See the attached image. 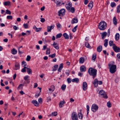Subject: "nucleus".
Returning a JSON list of instances; mask_svg holds the SVG:
<instances>
[{
    "label": "nucleus",
    "mask_w": 120,
    "mask_h": 120,
    "mask_svg": "<svg viewBox=\"0 0 120 120\" xmlns=\"http://www.w3.org/2000/svg\"><path fill=\"white\" fill-rule=\"evenodd\" d=\"M97 70L95 69H94L92 68H89L88 72L89 75L93 76V79L97 75Z\"/></svg>",
    "instance_id": "nucleus-1"
},
{
    "label": "nucleus",
    "mask_w": 120,
    "mask_h": 120,
    "mask_svg": "<svg viewBox=\"0 0 120 120\" xmlns=\"http://www.w3.org/2000/svg\"><path fill=\"white\" fill-rule=\"evenodd\" d=\"M108 65L109 68L110 72L112 74L114 73L116 71V65L111 63H109Z\"/></svg>",
    "instance_id": "nucleus-2"
},
{
    "label": "nucleus",
    "mask_w": 120,
    "mask_h": 120,
    "mask_svg": "<svg viewBox=\"0 0 120 120\" xmlns=\"http://www.w3.org/2000/svg\"><path fill=\"white\" fill-rule=\"evenodd\" d=\"M106 22L101 21L99 23L98 28L101 30H104L106 28Z\"/></svg>",
    "instance_id": "nucleus-3"
},
{
    "label": "nucleus",
    "mask_w": 120,
    "mask_h": 120,
    "mask_svg": "<svg viewBox=\"0 0 120 120\" xmlns=\"http://www.w3.org/2000/svg\"><path fill=\"white\" fill-rule=\"evenodd\" d=\"M98 107L96 104H93L91 107V110L93 112H96L98 110Z\"/></svg>",
    "instance_id": "nucleus-4"
},
{
    "label": "nucleus",
    "mask_w": 120,
    "mask_h": 120,
    "mask_svg": "<svg viewBox=\"0 0 120 120\" xmlns=\"http://www.w3.org/2000/svg\"><path fill=\"white\" fill-rule=\"evenodd\" d=\"M93 83L94 85V86L96 87L98 86V84L101 85L102 84V82L101 81L98 82V79H95L94 82H93Z\"/></svg>",
    "instance_id": "nucleus-5"
},
{
    "label": "nucleus",
    "mask_w": 120,
    "mask_h": 120,
    "mask_svg": "<svg viewBox=\"0 0 120 120\" xmlns=\"http://www.w3.org/2000/svg\"><path fill=\"white\" fill-rule=\"evenodd\" d=\"M99 96L101 97H103L105 98H107L108 97L105 94V92L103 90H100L99 93Z\"/></svg>",
    "instance_id": "nucleus-6"
},
{
    "label": "nucleus",
    "mask_w": 120,
    "mask_h": 120,
    "mask_svg": "<svg viewBox=\"0 0 120 120\" xmlns=\"http://www.w3.org/2000/svg\"><path fill=\"white\" fill-rule=\"evenodd\" d=\"M71 118L72 120H78L77 115L75 112H73L72 113Z\"/></svg>",
    "instance_id": "nucleus-7"
},
{
    "label": "nucleus",
    "mask_w": 120,
    "mask_h": 120,
    "mask_svg": "<svg viewBox=\"0 0 120 120\" xmlns=\"http://www.w3.org/2000/svg\"><path fill=\"white\" fill-rule=\"evenodd\" d=\"M65 11L64 9H62L58 12V15L59 16H63L65 15Z\"/></svg>",
    "instance_id": "nucleus-8"
},
{
    "label": "nucleus",
    "mask_w": 120,
    "mask_h": 120,
    "mask_svg": "<svg viewBox=\"0 0 120 120\" xmlns=\"http://www.w3.org/2000/svg\"><path fill=\"white\" fill-rule=\"evenodd\" d=\"M113 48L114 51L116 52H118L120 51V49L119 47L116 46L115 44H113Z\"/></svg>",
    "instance_id": "nucleus-9"
},
{
    "label": "nucleus",
    "mask_w": 120,
    "mask_h": 120,
    "mask_svg": "<svg viewBox=\"0 0 120 120\" xmlns=\"http://www.w3.org/2000/svg\"><path fill=\"white\" fill-rule=\"evenodd\" d=\"M55 27L54 25L53 24L50 26H48L47 27V31L48 32H51V30L53 29Z\"/></svg>",
    "instance_id": "nucleus-10"
},
{
    "label": "nucleus",
    "mask_w": 120,
    "mask_h": 120,
    "mask_svg": "<svg viewBox=\"0 0 120 120\" xmlns=\"http://www.w3.org/2000/svg\"><path fill=\"white\" fill-rule=\"evenodd\" d=\"M82 89L84 91L86 90L87 89V84L86 82H84L83 83Z\"/></svg>",
    "instance_id": "nucleus-11"
},
{
    "label": "nucleus",
    "mask_w": 120,
    "mask_h": 120,
    "mask_svg": "<svg viewBox=\"0 0 120 120\" xmlns=\"http://www.w3.org/2000/svg\"><path fill=\"white\" fill-rule=\"evenodd\" d=\"M80 70L82 72H85L86 71V68L84 65H82L80 67Z\"/></svg>",
    "instance_id": "nucleus-12"
},
{
    "label": "nucleus",
    "mask_w": 120,
    "mask_h": 120,
    "mask_svg": "<svg viewBox=\"0 0 120 120\" xmlns=\"http://www.w3.org/2000/svg\"><path fill=\"white\" fill-rule=\"evenodd\" d=\"M78 20L76 18H74L71 21V23L72 24L77 23L78 22Z\"/></svg>",
    "instance_id": "nucleus-13"
},
{
    "label": "nucleus",
    "mask_w": 120,
    "mask_h": 120,
    "mask_svg": "<svg viewBox=\"0 0 120 120\" xmlns=\"http://www.w3.org/2000/svg\"><path fill=\"white\" fill-rule=\"evenodd\" d=\"M32 102L36 106H39V103L36 100H33L32 101Z\"/></svg>",
    "instance_id": "nucleus-14"
},
{
    "label": "nucleus",
    "mask_w": 120,
    "mask_h": 120,
    "mask_svg": "<svg viewBox=\"0 0 120 120\" xmlns=\"http://www.w3.org/2000/svg\"><path fill=\"white\" fill-rule=\"evenodd\" d=\"M107 33L105 32L102 33L101 35V38L103 39H104L107 36Z\"/></svg>",
    "instance_id": "nucleus-15"
},
{
    "label": "nucleus",
    "mask_w": 120,
    "mask_h": 120,
    "mask_svg": "<svg viewBox=\"0 0 120 120\" xmlns=\"http://www.w3.org/2000/svg\"><path fill=\"white\" fill-rule=\"evenodd\" d=\"M66 102L64 100L63 101H60L59 103V106L60 108L62 107L63 106L62 105L65 103Z\"/></svg>",
    "instance_id": "nucleus-16"
},
{
    "label": "nucleus",
    "mask_w": 120,
    "mask_h": 120,
    "mask_svg": "<svg viewBox=\"0 0 120 120\" xmlns=\"http://www.w3.org/2000/svg\"><path fill=\"white\" fill-rule=\"evenodd\" d=\"M72 82H75L78 83L79 82V79L77 78H75L73 79L72 80Z\"/></svg>",
    "instance_id": "nucleus-17"
},
{
    "label": "nucleus",
    "mask_w": 120,
    "mask_h": 120,
    "mask_svg": "<svg viewBox=\"0 0 120 120\" xmlns=\"http://www.w3.org/2000/svg\"><path fill=\"white\" fill-rule=\"evenodd\" d=\"M84 59L83 57H81L79 59V63L80 64H82L84 61Z\"/></svg>",
    "instance_id": "nucleus-18"
},
{
    "label": "nucleus",
    "mask_w": 120,
    "mask_h": 120,
    "mask_svg": "<svg viewBox=\"0 0 120 120\" xmlns=\"http://www.w3.org/2000/svg\"><path fill=\"white\" fill-rule=\"evenodd\" d=\"M113 24L115 25L117 24V20L116 17L115 16L114 17L113 19Z\"/></svg>",
    "instance_id": "nucleus-19"
},
{
    "label": "nucleus",
    "mask_w": 120,
    "mask_h": 120,
    "mask_svg": "<svg viewBox=\"0 0 120 120\" xmlns=\"http://www.w3.org/2000/svg\"><path fill=\"white\" fill-rule=\"evenodd\" d=\"M93 6V2L92 1H90L89 4H88V6L89 8L90 9H91Z\"/></svg>",
    "instance_id": "nucleus-20"
},
{
    "label": "nucleus",
    "mask_w": 120,
    "mask_h": 120,
    "mask_svg": "<svg viewBox=\"0 0 120 120\" xmlns=\"http://www.w3.org/2000/svg\"><path fill=\"white\" fill-rule=\"evenodd\" d=\"M102 47L101 46L99 45L97 48V50L98 52H100L102 50Z\"/></svg>",
    "instance_id": "nucleus-21"
},
{
    "label": "nucleus",
    "mask_w": 120,
    "mask_h": 120,
    "mask_svg": "<svg viewBox=\"0 0 120 120\" xmlns=\"http://www.w3.org/2000/svg\"><path fill=\"white\" fill-rule=\"evenodd\" d=\"M15 70H16L19 69V68L20 65L19 63H16L15 65Z\"/></svg>",
    "instance_id": "nucleus-22"
},
{
    "label": "nucleus",
    "mask_w": 120,
    "mask_h": 120,
    "mask_svg": "<svg viewBox=\"0 0 120 120\" xmlns=\"http://www.w3.org/2000/svg\"><path fill=\"white\" fill-rule=\"evenodd\" d=\"M63 36L64 37L65 39H68L69 38V36L66 33H64Z\"/></svg>",
    "instance_id": "nucleus-23"
},
{
    "label": "nucleus",
    "mask_w": 120,
    "mask_h": 120,
    "mask_svg": "<svg viewBox=\"0 0 120 120\" xmlns=\"http://www.w3.org/2000/svg\"><path fill=\"white\" fill-rule=\"evenodd\" d=\"M11 52L12 54L15 55L17 53V50H16L14 48L11 50Z\"/></svg>",
    "instance_id": "nucleus-24"
},
{
    "label": "nucleus",
    "mask_w": 120,
    "mask_h": 120,
    "mask_svg": "<svg viewBox=\"0 0 120 120\" xmlns=\"http://www.w3.org/2000/svg\"><path fill=\"white\" fill-rule=\"evenodd\" d=\"M108 40L107 39H105L104 41V45L105 47H106L108 45Z\"/></svg>",
    "instance_id": "nucleus-25"
},
{
    "label": "nucleus",
    "mask_w": 120,
    "mask_h": 120,
    "mask_svg": "<svg viewBox=\"0 0 120 120\" xmlns=\"http://www.w3.org/2000/svg\"><path fill=\"white\" fill-rule=\"evenodd\" d=\"M27 72L29 74H31L32 73V70L30 68H27Z\"/></svg>",
    "instance_id": "nucleus-26"
},
{
    "label": "nucleus",
    "mask_w": 120,
    "mask_h": 120,
    "mask_svg": "<svg viewBox=\"0 0 120 120\" xmlns=\"http://www.w3.org/2000/svg\"><path fill=\"white\" fill-rule=\"evenodd\" d=\"M55 2L56 3L57 6H59L62 5L61 2L56 0Z\"/></svg>",
    "instance_id": "nucleus-27"
},
{
    "label": "nucleus",
    "mask_w": 120,
    "mask_h": 120,
    "mask_svg": "<svg viewBox=\"0 0 120 120\" xmlns=\"http://www.w3.org/2000/svg\"><path fill=\"white\" fill-rule=\"evenodd\" d=\"M10 1H8L5 2L4 4V6H7L9 5L10 4Z\"/></svg>",
    "instance_id": "nucleus-28"
},
{
    "label": "nucleus",
    "mask_w": 120,
    "mask_h": 120,
    "mask_svg": "<svg viewBox=\"0 0 120 120\" xmlns=\"http://www.w3.org/2000/svg\"><path fill=\"white\" fill-rule=\"evenodd\" d=\"M115 39L116 41L118 40L119 38V34L118 33H117L115 36Z\"/></svg>",
    "instance_id": "nucleus-29"
},
{
    "label": "nucleus",
    "mask_w": 120,
    "mask_h": 120,
    "mask_svg": "<svg viewBox=\"0 0 120 120\" xmlns=\"http://www.w3.org/2000/svg\"><path fill=\"white\" fill-rule=\"evenodd\" d=\"M62 35V34L61 33H60L57 34L56 36V38L57 39L58 38H60Z\"/></svg>",
    "instance_id": "nucleus-30"
},
{
    "label": "nucleus",
    "mask_w": 120,
    "mask_h": 120,
    "mask_svg": "<svg viewBox=\"0 0 120 120\" xmlns=\"http://www.w3.org/2000/svg\"><path fill=\"white\" fill-rule=\"evenodd\" d=\"M66 86L65 84H63L61 87V89L62 90L64 91L66 89Z\"/></svg>",
    "instance_id": "nucleus-31"
},
{
    "label": "nucleus",
    "mask_w": 120,
    "mask_h": 120,
    "mask_svg": "<svg viewBox=\"0 0 120 120\" xmlns=\"http://www.w3.org/2000/svg\"><path fill=\"white\" fill-rule=\"evenodd\" d=\"M23 85L22 84H20L18 87L17 88V89L18 90H19V89H22L23 88Z\"/></svg>",
    "instance_id": "nucleus-32"
},
{
    "label": "nucleus",
    "mask_w": 120,
    "mask_h": 120,
    "mask_svg": "<svg viewBox=\"0 0 120 120\" xmlns=\"http://www.w3.org/2000/svg\"><path fill=\"white\" fill-rule=\"evenodd\" d=\"M78 115L79 118L80 119H82V118L83 115L81 112L79 113Z\"/></svg>",
    "instance_id": "nucleus-33"
},
{
    "label": "nucleus",
    "mask_w": 120,
    "mask_h": 120,
    "mask_svg": "<svg viewBox=\"0 0 120 120\" xmlns=\"http://www.w3.org/2000/svg\"><path fill=\"white\" fill-rule=\"evenodd\" d=\"M96 58V54H93L92 56V59L93 60H95Z\"/></svg>",
    "instance_id": "nucleus-34"
},
{
    "label": "nucleus",
    "mask_w": 120,
    "mask_h": 120,
    "mask_svg": "<svg viewBox=\"0 0 120 120\" xmlns=\"http://www.w3.org/2000/svg\"><path fill=\"white\" fill-rule=\"evenodd\" d=\"M56 55V54L55 53H54L51 55H49V57H50L52 58H53L55 57Z\"/></svg>",
    "instance_id": "nucleus-35"
},
{
    "label": "nucleus",
    "mask_w": 120,
    "mask_h": 120,
    "mask_svg": "<svg viewBox=\"0 0 120 120\" xmlns=\"http://www.w3.org/2000/svg\"><path fill=\"white\" fill-rule=\"evenodd\" d=\"M117 12L119 13L120 12V5H119L117 7Z\"/></svg>",
    "instance_id": "nucleus-36"
},
{
    "label": "nucleus",
    "mask_w": 120,
    "mask_h": 120,
    "mask_svg": "<svg viewBox=\"0 0 120 120\" xmlns=\"http://www.w3.org/2000/svg\"><path fill=\"white\" fill-rule=\"evenodd\" d=\"M111 6L112 8H113L116 6V3L114 2H112L111 3Z\"/></svg>",
    "instance_id": "nucleus-37"
},
{
    "label": "nucleus",
    "mask_w": 120,
    "mask_h": 120,
    "mask_svg": "<svg viewBox=\"0 0 120 120\" xmlns=\"http://www.w3.org/2000/svg\"><path fill=\"white\" fill-rule=\"evenodd\" d=\"M85 46L86 47L88 48H90V44L88 42H85Z\"/></svg>",
    "instance_id": "nucleus-38"
},
{
    "label": "nucleus",
    "mask_w": 120,
    "mask_h": 120,
    "mask_svg": "<svg viewBox=\"0 0 120 120\" xmlns=\"http://www.w3.org/2000/svg\"><path fill=\"white\" fill-rule=\"evenodd\" d=\"M70 9V11H71L72 13H74V12L75 11V9L73 7H71Z\"/></svg>",
    "instance_id": "nucleus-39"
},
{
    "label": "nucleus",
    "mask_w": 120,
    "mask_h": 120,
    "mask_svg": "<svg viewBox=\"0 0 120 120\" xmlns=\"http://www.w3.org/2000/svg\"><path fill=\"white\" fill-rule=\"evenodd\" d=\"M27 68L26 67H24V68L23 69H22L21 70V71L22 72H26V69H27Z\"/></svg>",
    "instance_id": "nucleus-40"
},
{
    "label": "nucleus",
    "mask_w": 120,
    "mask_h": 120,
    "mask_svg": "<svg viewBox=\"0 0 120 120\" xmlns=\"http://www.w3.org/2000/svg\"><path fill=\"white\" fill-rule=\"evenodd\" d=\"M7 18L8 19L12 20V16L11 15H8L7 17Z\"/></svg>",
    "instance_id": "nucleus-41"
},
{
    "label": "nucleus",
    "mask_w": 120,
    "mask_h": 120,
    "mask_svg": "<svg viewBox=\"0 0 120 120\" xmlns=\"http://www.w3.org/2000/svg\"><path fill=\"white\" fill-rule=\"evenodd\" d=\"M50 53V49H47L46 52V54H49Z\"/></svg>",
    "instance_id": "nucleus-42"
},
{
    "label": "nucleus",
    "mask_w": 120,
    "mask_h": 120,
    "mask_svg": "<svg viewBox=\"0 0 120 120\" xmlns=\"http://www.w3.org/2000/svg\"><path fill=\"white\" fill-rule=\"evenodd\" d=\"M87 111V114L88 115L89 111V107L88 105L86 106Z\"/></svg>",
    "instance_id": "nucleus-43"
},
{
    "label": "nucleus",
    "mask_w": 120,
    "mask_h": 120,
    "mask_svg": "<svg viewBox=\"0 0 120 120\" xmlns=\"http://www.w3.org/2000/svg\"><path fill=\"white\" fill-rule=\"evenodd\" d=\"M66 9L68 10H70V8L71 7L70 6H68V4H66Z\"/></svg>",
    "instance_id": "nucleus-44"
},
{
    "label": "nucleus",
    "mask_w": 120,
    "mask_h": 120,
    "mask_svg": "<svg viewBox=\"0 0 120 120\" xmlns=\"http://www.w3.org/2000/svg\"><path fill=\"white\" fill-rule=\"evenodd\" d=\"M113 44V41H110L109 42V44L110 46H111L112 45L113 46V44Z\"/></svg>",
    "instance_id": "nucleus-45"
},
{
    "label": "nucleus",
    "mask_w": 120,
    "mask_h": 120,
    "mask_svg": "<svg viewBox=\"0 0 120 120\" xmlns=\"http://www.w3.org/2000/svg\"><path fill=\"white\" fill-rule=\"evenodd\" d=\"M78 25L76 26L72 30V31L73 32H75L77 28L78 27Z\"/></svg>",
    "instance_id": "nucleus-46"
},
{
    "label": "nucleus",
    "mask_w": 120,
    "mask_h": 120,
    "mask_svg": "<svg viewBox=\"0 0 120 120\" xmlns=\"http://www.w3.org/2000/svg\"><path fill=\"white\" fill-rule=\"evenodd\" d=\"M107 105L109 108H110L111 107V104L110 101H108L107 103Z\"/></svg>",
    "instance_id": "nucleus-47"
},
{
    "label": "nucleus",
    "mask_w": 120,
    "mask_h": 120,
    "mask_svg": "<svg viewBox=\"0 0 120 120\" xmlns=\"http://www.w3.org/2000/svg\"><path fill=\"white\" fill-rule=\"evenodd\" d=\"M67 81L68 82V83H69L71 82V81H72V80H71V78H68L67 79Z\"/></svg>",
    "instance_id": "nucleus-48"
},
{
    "label": "nucleus",
    "mask_w": 120,
    "mask_h": 120,
    "mask_svg": "<svg viewBox=\"0 0 120 120\" xmlns=\"http://www.w3.org/2000/svg\"><path fill=\"white\" fill-rule=\"evenodd\" d=\"M57 113L56 112H52V116H56L57 115Z\"/></svg>",
    "instance_id": "nucleus-49"
},
{
    "label": "nucleus",
    "mask_w": 120,
    "mask_h": 120,
    "mask_svg": "<svg viewBox=\"0 0 120 120\" xmlns=\"http://www.w3.org/2000/svg\"><path fill=\"white\" fill-rule=\"evenodd\" d=\"M6 13L7 14L11 15V12L8 10H6Z\"/></svg>",
    "instance_id": "nucleus-50"
},
{
    "label": "nucleus",
    "mask_w": 120,
    "mask_h": 120,
    "mask_svg": "<svg viewBox=\"0 0 120 120\" xmlns=\"http://www.w3.org/2000/svg\"><path fill=\"white\" fill-rule=\"evenodd\" d=\"M23 26L25 29H27L28 27V24H24Z\"/></svg>",
    "instance_id": "nucleus-51"
},
{
    "label": "nucleus",
    "mask_w": 120,
    "mask_h": 120,
    "mask_svg": "<svg viewBox=\"0 0 120 120\" xmlns=\"http://www.w3.org/2000/svg\"><path fill=\"white\" fill-rule=\"evenodd\" d=\"M56 26L58 28H60L61 27V25L59 23H57Z\"/></svg>",
    "instance_id": "nucleus-52"
},
{
    "label": "nucleus",
    "mask_w": 120,
    "mask_h": 120,
    "mask_svg": "<svg viewBox=\"0 0 120 120\" xmlns=\"http://www.w3.org/2000/svg\"><path fill=\"white\" fill-rule=\"evenodd\" d=\"M30 56H27L26 60L27 61H29L30 60Z\"/></svg>",
    "instance_id": "nucleus-53"
},
{
    "label": "nucleus",
    "mask_w": 120,
    "mask_h": 120,
    "mask_svg": "<svg viewBox=\"0 0 120 120\" xmlns=\"http://www.w3.org/2000/svg\"><path fill=\"white\" fill-rule=\"evenodd\" d=\"M41 21L43 23L45 21V19L44 18H40Z\"/></svg>",
    "instance_id": "nucleus-54"
},
{
    "label": "nucleus",
    "mask_w": 120,
    "mask_h": 120,
    "mask_svg": "<svg viewBox=\"0 0 120 120\" xmlns=\"http://www.w3.org/2000/svg\"><path fill=\"white\" fill-rule=\"evenodd\" d=\"M41 28H36V30H35L36 32H38L41 30Z\"/></svg>",
    "instance_id": "nucleus-55"
},
{
    "label": "nucleus",
    "mask_w": 120,
    "mask_h": 120,
    "mask_svg": "<svg viewBox=\"0 0 120 120\" xmlns=\"http://www.w3.org/2000/svg\"><path fill=\"white\" fill-rule=\"evenodd\" d=\"M51 88H52V92H53L54 90H55V87L54 86V85H52L51 86Z\"/></svg>",
    "instance_id": "nucleus-56"
},
{
    "label": "nucleus",
    "mask_w": 120,
    "mask_h": 120,
    "mask_svg": "<svg viewBox=\"0 0 120 120\" xmlns=\"http://www.w3.org/2000/svg\"><path fill=\"white\" fill-rule=\"evenodd\" d=\"M22 65H24V66H25L26 65V62H25L23 61L22 62Z\"/></svg>",
    "instance_id": "nucleus-57"
},
{
    "label": "nucleus",
    "mask_w": 120,
    "mask_h": 120,
    "mask_svg": "<svg viewBox=\"0 0 120 120\" xmlns=\"http://www.w3.org/2000/svg\"><path fill=\"white\" fill-rule=\"evenodd\" d=\"M29 77V76L28 75L24 77V79L25 80H28L27 79Z\"/></svg>",
    "instance_id": "nucleus-58"
},
{
    "label": "nucleus",
    "mask_w": 120,
    "mask_h": 120,
    "mask_svg": "<svg viewBox=\"0 0 120 120\" xmlns=\"http://www.w3.org/2000/svg\"><path fill=\"white\" fill-rule=\"evenodd\" d=\"M54 46V47L56 49H59V46L58 45H56Z\"/></svg>",
    "instance_id": "nucleus-59"
},
{
    "label": "nucleus",
    "mask_w": 120,
    "mask_h": 120,
    "mask_svg": "<svg viewBox=\"0 0 120 120\" xmlns=\"http://www.w3.org/2000/svg\"><path fill=\"white\" fill-rule=\"evenodd\" d=\"M117 58L118 59V60L119 61V60L120 59V54L118 53L117 55Z\"/></svg>",
    "instance_id": "nucleus-60"
},
{
    "label": "nucleus",
    "mask_w": 120,
    "mask_h": 120,
    "mask_svg": "<svg viewBox=\"0 0 120 120\" xmlns=\"http://www.w3.org/2000/svg\"><path fill=\"white\" fill-rule=\"evenodd\" d=\"M59 67L62 69L63 67V64L61 63L59 65Z\"/></svg>",
    "instance_id": "nucleus-61"
},
{
    "label": "nucleus",
    "mask_w": 120,
    "mask_h": 120,
    "mask_svg": "<svg viewBox=\"0 0 120 120\" xmlns=\"http://www.w3.org/2000/svg\"><path fill=\"white\" fill-rule=\"evenodd\" d=\"M42 99L41 98H39L38 100V101L40 103L42 102Z\"/></svg>",
    "instance_id": "nucleus-62"
},
{
    "label": "nucleus",
    "mask_w": 120,
    "mask_h": 120,
    "mask_svg": "<svg viewBox=\"0 0 120 120\" xmlns=\"http://www.w3.org/2000/svg\"><path fill=\"white\" fill-rule=\"evenodd\" d=\"M13 28L15 30H16L18 29V27L16 26H14Z\"/></svg>",
    "instance_id": "nucleus-63"
},
{
    "label": "nucleus",
    "mask_w": 120,
    "mask_h": 120,
    "mask_svg": "<svg viewBox=\"0 0 120 120\" xmlns=\"http://www.w3.org/2000/svg\"><path fill=\"white\" fill-rule=\"evenodd\" d=\"M38 86V84L37 83H35L34 84V88H36Z\"/></svg>",
    "instance_id": "nucleus-64"
}]
</instances>
